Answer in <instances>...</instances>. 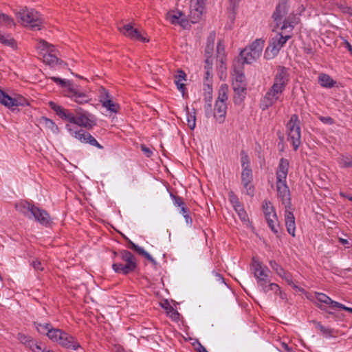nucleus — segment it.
<instances>
[{
	"label": "nucleus",
	"mask_w": 352,
	"mask_h": 352,
	"mask_svg": "<svg viewBox=\"0 0 352 352\" xmlns=\"http://www.w3.org/2000/svg\"><path fill=\"white\" fill-rule=\"evenodd\" d=\"M265 41L262 39H256L250 45L240 52V57L243 64H251L257 60L262 54Z\"/></svg>",
	"instance_id": "obj_5"
},
{
	"label": "nucleus",
	"mask_w": 352,
	"mask_h": 352,
	"mask_svg": "<svg viewBox=\"0 0 352 352\" xmlns=\"http://www.w3.org/2000/svg\"><path fill=\"white\" fill-rule=\"evenodd\" d=\"M318 118L324 124L331 125L334 123L333 119L329 116L324 117V116H320L318 117Z\"/></svg>",
	"instance_id": "obj_54"
},
{
	"label": "nucleus",
	"mask_w": 352,
	"mask_h": 352,
	"mask_svg": "<svg viewBox=\"0 0 352 352\" xmlns=\"http://www.w3.org/2000/svg\"><path fill=\"white\" fill-rule=\"evenodd\" d=\"M170 197H172L173 200L174 205L177 207H182L185 205V204L183 201V199L182 197L173 195H170Z\"/></svg>",
	"instance_id": "obj_51"
},
{
	"label": "nucleus",
	"mask_w": 352,
	"mask_h": 352,
	"mask_svg": "<svg viewBox=\"0 0 352 352\" xmlns=\"http://www.w3.org/2000/svg\"><path fill=\"white\" fill-rule=\"evenodd\" d=\"M279 276L281 277L282 278L285 279V281L288 283V285H289L294 287H296V286L294 285V283L293 282L292 277L289 272L284 270L283 273L281 275H279Z\"/></svg>",
	"instance_id": "obj_47"
},
{
	"label": "nucleus",
	"mask_w": 352,
	"mask_h": 352,
	"mask_svg": "<svg viewBox=\"0 0 352 352\" xmlns=\"http://www.w3.org/2000/svg\"><path fill=\"white\" fill-rule=\"evenodd\" d=\"M241 162L242 169H251L250 157L244 151L241 153Z\"/></svg>",
	"instance_id": "obj_42"
},
{
	"label": "nucleus",
	"mask_w": 352,
	"mask_h": 352,
	"mask_svg": "<svg viewBox=\"0 0 352 352\" xmlns=\"http://www.w3.org/2000/svg\"><path fill=\"white\" fill-rule=\"evenodd\" d=\"M213 274L217 281H219L221 283H225L224 278L219 274L217 272H213Z\"/></svg>",
	"instance_id": "obj_62"
},
{
	"label": "nucleus",
	"mask_w": 352,
	"mask_h": 352,
	"mask_svg": "<svg viewBox=\"0 0 352 352\" xmlns=\"http://www.w3.org/2000/svg\"><path fill=\"white\" fill-rule=\"evenodd\" d=\"M141 150L144 153V155L148 157H151L153 154V151L149 148L146 147L144 145L141 146Z\"/></svg>",
	"instance_id": "obj_57"
},
{
	"label": "nucleus",
	"mask_w": 352,
	"mask_h": 352,
	"mask_svg": "<svg viewBox=\"0 0 352 352\" xmlns=\"http://www.w3.org/2000/svg\"><path fill=\"white\" fill-rule=\"evenodd\" d=\"M186 115L188 126L191 130H193L196 126L195 113L193 112V113H190L189 111H188Z\"/></svg>",
	"instance_id": "obj_44"
},
{
	"label": "nucleus",
	"mask_w": 352,
	"mask_h": 352,
	"mask_svg": "<svg viewBox=\"0 0 352 352\" xmlns=\"http://www.w3.org/2000/svg\"><path fill=\"white\" fill-rule=\"evenodd\" d=\"M338 164L341 168L352 166V157L349 156H341L338 160Z\"/></svg>",
	"instance_id": "obj_41"
},
{
	"label": "nucleus",
	"mask_w": 352,
	"mask_h": 352,
	"mask_svg": "<svg viewBox=\"0 0 352 352\" xmlns=\"http://www.w3.org/2000/svg\"><path fill=\"white\" fill-rule=\"evenodd\" d=\"M34 324L38 333L45 335L46 332H47V331L52 327V324L50 323L42 324L38 322H34Z\"/></svg>",
	"instance_id": "obj_43"
},
{
	"label": "nucleus",
	"mask_w": 352,
	"mask_h": 352,
	"mask_svg": "<svg viewBox=\"0 0 352 352\" xmlns=\"http://www.w3.org/2000/svg\"><path fill=\"white\" fill-rule=\"evenodd\" d=\"M17 16L25 26L34 30H41L42 26L41 15L34 9L23 8L18 12Z\"/></svg>",
	"instance_id": "obj_7"
},
{
	"label": "nucleus",
	"mask_w": 352,
	"mask_h": 352,
	"mask_svg": "<svg viewBox=\"0 0 352 352\" xmlns=\"http://www.w3.org/2000/svg\"><path fill=\"white\" fill-rule=\"evenodd\" d=\"M206 0H191L190 3V19L192 23H196L201 16Z\"/></svg>",
	"instance_id": "obj_17"
},
{
	"label": "nucleus",
	"mask_w": 352,
	"mask_h": 352,
	"mask_svg": "<svg viewBox=\"0 0 352 352\" xmlns=\"http://www.w3.org/2000/svg\"><path fill=\"white\" fill-rule=\"evenodd\" d=\"M185 219V221L186 223V224L189 226H192V218L190 217L189 215V213L188 214H185L183 216Z\"/></svg>",
	"instance_id": "obj_61"
},
{
	"label": "nucleus",
	"mask_w": 352,
	"mask_h": 352,
	"mask_svg": "<svg viewBox=\"0 0 352 352\" xmlns=\"http://www.w3.org/2000/svg\"><path fill=\"white\" fill-rule=\"evenodd\" d=\"M166 19L173 25H179L184 28L189 25L188 20L179 11H170L166 14Z\"/></svg>",
	"instance_id": "obj_21"
},
{
	"label": "nucleus",
	"mask_w": 352,
	"mask_h": 352,
	"mask_svg": "<svg viewBox=\"0 0 352 352\" xmlns=\"http://www.w3.org/2000/svg\"><path fill=\"white\" fill-rule=\"evenodd\" d=\"M314 323L315 324V327L318 329L325 337L331 338L333 336V329L324 327L319 322L314 321Z\"/></svg>",
	"instance_id": "obj_33"
},
{
	"label": "nucleus",
	"mask_w": 352,
	"mask_h": 352,
	"mask_svg": "<svg viewBox=\"0 0 352 352\" xmlns=\"http://www.w3.org/2000/svg\"><path fill=\"white\" fill-rule=\"evenodd\" d=\"M31 265L37 271H42L44 269L43 263L37 259L32 261Z\"/></svg>",
	"instance_id": "obj_53"
},
{
	"label": "nucleus",
	"mask_w": 352,
	"mask_h": 352,
	"mask_svg": "<svg viewBox=\"0 0 352 352\" xmlns=\"http://www.w3.org/2000/svg\"><path fill=\"white\" fill-rule=\"evenodd\" d=\"M65 129L72 137L79 140L81 143L89 144L100 149L103 148V146L98 142L96 138L87 131L79 129L78 126L72 124H66Z\"/></svg>",
	"instance_id": "obj_9"
},
{
	"label": "nucleus",
	"mask_w": 352,
	"mask_h": 352,
	"mask_svg": "<svg viewBox=\"0 0 352 352\" xmlns=\"http://www.w3.org/2000/svg\"><path fill=\"white\" fill-rule=\"evenodd\" d=\"M285 221L288 233L290 234L292 236H295V217L294 214L292 212L288 211L287 209L285 210Z\"/></svg>",
	"instance_id": "obj_27"
},
{
	"label": "nucleus",
	"mask_w": 352,
	"mask_h": 352,
	"mask_svg": "<svg viewBox=\"0 0 352 352\" xmlns=\"http://www.w3.org/2000/svg\"><path fill=\"white\" fill-rule=\"evenodd\" d=\"M101 102L102 106L111 112L116 113L119 109L118 104L110 100L107 94H106V97L101 100Z\"/></svg>",
	"instance_id": "obj_31"
},
{
	"label": "nucleus",
	"mask_w": 352,
	"mask_h": 352,
	"mask_svg": "<svg viewBox=\"0 0 352 352\" xmlns=\"http://www.w3.org/2000/svg\"><path fill=\"white\" fill-rule=\"evenodd\" d=\"M18 340L27 347L30 348L33 346L34 340L31 336L19 333L17 336Z\"/></svg>",
	"instance_id": "obj_36"
},
{
	"label": "nucleus",
	"mask_w": 352,
	"mask_h": 352,
	"mask_svg": "<svg viewBox=\"0 0 352 352\" xmlns=\"http://www.w3.org/2000/svg\"><path fill=\"white\" fill-rule=\"evenodd\" d=\"M253 176L252 169H242L241 184L245 189V192L252 197L254 193V187L252 185Z\"/></svg>",
	"instance_id": "obj_18"
},
{
	"label": "nucleus",
	"mask_w": 352,
	"mask_h": 352,
	"mask_svg": "<svg viewBox=\"0 0 352 352\" xmlns=\"http://www.w3.org/2000/svg\"><path fill=\"white\" fill-rule=\"evenodd\" d=\"M251 267L258 285L268 280L270 272L269 269L267 267L263 266L262 263L255 257H253L252 258Z\"/></svg>",
	"instance_id": "obj_14"
},
{
	"label": "nucleus",
	"mask_w": 352,
	"mask_h": 352,
	"mask_svg": "<svg viewBox=\"0 0 352 352\" xmlns=\"http://www.w3.org/2000/svg\"><path fill=\"white\" fill-rule=\"evenodd\" d=\"M234 209L242 221L248 222L249 221L248 215L241 204L234 207Z\"/></svg>",
	"instance_id": "obj_38"
},
{
	"label": "nucleus",
	"mask_w": 352,
	"mask_h": 352,
	"mask_svg": "<svg viewBox=\"0 0 352 352\" xmlns=\"http://www.w3.org/2000/svg\"><path fill=\"white\" fill-rule=\"evenodd\" d=\"M288 0H280L272 14L274 21L277 27L280 26L282 30L289 29L290 32L298 23V18L292 13L287 15L289 11Z\"/></svg>",
	"instance_id": "obj_4"
},
{
	"label": "nucleus",
	"mask_w": 352,
	"mask_h": 352,
	"mask_svg": "<svg viewBox=\"0 0 352 352\" xmlns=\"http://www.w3.org/2000/svg\"><path fill=\"white\" fill-rule=\"evenodd\" d=\"M120 257L126 263H113L112 268L116 272L126 275L135 270L137 264L136 258L133 254L129 251L122 250L120 252Z\"/></svg>",
	"instance_id": "obj_8"
},
{
	"label": "nucleus",
	"mask_w": 352,
	"mask_h": 352,
	"mask_svg": "<svg viewBox=\"0 0 352 352\" xmlns=\"http://www.w3.org/2000/svg\"><path fill=\"white\" fill-rule=\"evenodd\" d=\"M270 266L271 268L275 271V272L279 276L283 273L285 270L278 263H277L275 261H270Z\"/></svg>",
	"instance_id": "obj_45"
},
{
	"label": "nucleus",
	"mask_w": 352,
	"mask_h": 352,
	"mask_svg": "<svg viewBox=\"0 0 352 352\" xmlns=\"http://www.w3.org/2000/svg\"><path fill=\"white\" fill-rule=\"evenodd\" d=\"M227 111V104L222 102L216 101L214 109V116L219 123H223L226 118Z\"/></svg>",
	"instance_id": "obj_25"
},
{
	"label": "nucleus",
	"mask_w": 352,
	"mask_h": 352,
	"mask_svg": "<svg viewBox=\"0 0 352 352\" xmlns=\"http://www.w3.org/2000/svg\"><path fill=\"white\" fill-rule=\"evenodd\" d=\"M204 111L206 117L209 118L212 114V102H205Z\"/></svg>",
	"instance_id": "obj_52"
},
{
	"label": "nucleus",
	"mask_w": 352,
	"mask_h": 352,
	"mask_svg": "<svg viewBox=\"0 0 352 352\" xmlns=\"http://www.w3.org/2000/svg\"><path fill=\"white\" fill-rule=\"evenodd\" d=\"M228 86L226 84L221 85L219 87L218 98L216 101L226 103L228 99Z\"/></svg>",
	"instance_id": "obj_32"
},
{
	"label": "nucleus",
	"mask_w": 352,
	"mask_h": 352,
	"mask_svg": "<svg viewBox=\"0 0 352 352\" xmlns=\"http://www.w3.org/2000/svg\"><path fill=\"white\" fill-rule=\"evenodd\" d=\"M204 102L212 101V89L208 84L204 85Z\"/></svg>",
	"instance_id": "obj_40"
},
{
	"label": "nucleus",
	"mask_w": 352,
	"mask_h": 352,
	"mask_svg": "<svg viewBox=\"0 0 352 352\" xmlns=\"http://www.w3.org/2000/svg\"><path fill=\"white\" fill-rule=\"evenodd\" d=\"M186 81L187 76L186 73L182 69L177 70L174 74V82L177 87V89L182 94L183 96H185L186 91Z\"/></svg>",
	"instance_id": "obj_23"
},
{
	"label": "nucleus",
	"mask_w": 352,
	"mask_h": 352,
	"mask_svg": "<svg viewBox=\"0 0 352 352\" xmlns=\"http://www.w3.org/2000/svg\"><path fill=\"white\" fill-rule=\"evenodd\" d=\"M63 331L59 329H55L52 327L50 330L46 332V336L53 342H56L58 340V337L61 336Z\"/></svg>",
	"instance_id": "obj_35"
},
{
	"label": "nucleus",
	"mask_w": 352,
	"mask_h": 352,
	"mask_svg": "<svg viewBox=\"0 0 352 352\" xmlns=\"http://www.w3.org/2000/svg\"><path fill=\"white\" fill-rule=\"evenodd\" d=\"M41 43L43 49H46L47 52H48L47 54H45L43 56L44 62L49 65L54 63H59L60 65H61L62 63H63L62 60L59 62L58 58L54 54H52L54 52V48L53 45L49 44L45 41H42Z\"/></svg>",
	"instance_id": "obj_24"
},
{
	"label": "nucleus",
	"mask_w": 352,
	"mask_h": 352,
	"mask_svg": "<svg viewBox=\"0 0 352 352\" xmlns=\"http://www.w3.org/2000/svg\"><path fill=\"white\" fill-rule=\"evenodd\" d=\"M318 82L320 86L323 87L331 88L334 87L336 82L332 78L326 74H320L318 76Z\"/></svg>",
	"instance_id": "obj_28"
},
{
	"label": "nucleus",
	"mask_w": 352,
	"mask_h": 352,
	"mask_svg": "<svg viewBox=\"0 0 352 352\" xmlns=\"http://www.w3.org/2000/svg\"><path fill=\"white\" fill-rule=\"evenodd\" d=\"M214 40H215V34L214 32H212L210 34V35L208 37L207 39V44L205 49V69H206V74L207 76H209L210 74V72L212 68L213 65V50H214Z\"/></svg>",
	"instance_id": "obj_13"
},
{
	"label": "nucleus",
	"mask_w": 352,
	"mask_h": 352,
	"mask_svg": "<svg viewBox=\"0 0 352 352\" xmlns=\"http://www.w3.org/2000/svg\"><path fill=\"white\" fill-rule=\"evenodd\" d=\"M56 342L64 348L75 351L80 347L76 338L65 331H63L61 336L58 337V340Z\"/></svg>",
	"instance_id": "obj_20"
},
{
	"label": "nucleus",
	"mask_w": 352,
	"mask_h": 352,
	"mask_svg": "<svg viewBox=\"0 0 352 352\" xmlns=\"http://www.w3.org/2000/svg\"><path fill=\"white\" fill-rule=\"evenodd\" d=\"M217 58L219 60V61L221 63H223V59L226 56V52H225V46H224L223 42L221 40H219L217 43Z\"/></svg>",
	"instance_id": "obj_37"
},
{
	"label": "nucleus",
	"mask_w": 352,
	"mask_h": 352,
	"mask_svg": "<svg viewBox=\"0 0 352 352\" xmlns=\"http://www.w3.org/2000/svg\"><path fill=\"white\" fill-rule=\"evenodd\" d=\"M32 217H34L36 221L45 226H50L52 222V219L47 212L35 206L31 213V218Z\"/></svg>",
	"instance_id": "obj_22"
},
{
	"label": "nucleus",
	"mask_w": 352,
	"mask_h": 352,
	"mask_svg": "<svg viewBox=\"0 0 352 352\" xmlns=\"http://www.w3.org/2000/svg\"><path fill=\"white\" fill-rule=\"evenodd\" d=\"M289 81L288 69L283 66L277 67L272 85L267 89L265 96L261 99L260 108L265 111L272 107L277 102L283 101V94Z\"/></svg>",
	"instance_id": "obj_1"
},
{
	"label": "nucleus",
	"mask_w": 352,
	"mask_h": 352,
	"mask_svg": "<svg viewBox=\"0 0 352 352\" xmlns=\"http://www.w3.org/2000/svg\"><path fill=\"white\" fill-rule=\"evenodd\" d=\"M131 243V248L137 252L138 254L142 251L143 248L138 246V245L135 244L133 242H130Z\"/></svg>",
	"instance_id": "obj_59"
},
{
	"label": "nucleus",
	"mask_w": 352,
	"mask_h": 352,
	"mask_svg": "<svg viewBox=\"0 0 352 352\" xmlns=\"http://www.w3.org/2000/svg\"><path fill=\"white\" fill-rule=\"evenodd\" d=\"M0 103L9 109L13 110L14 107L25 105L27 103V100L21 96L12 98L0 88Z\"/></svg>",
	"instance_id": "obj_16"
},
{
	"label": "nucleus",
	"mask_w": 352,
	"mask_h": 352,
	"mask_svg": "<svg viewBox=\"0 0 352 352\" xmlns=\"http://www.w3.org/2000/svg\"><path fill=\"white\" fill-rule=\"evenodd\" d=\"M270 287V292H273L275 294L278 295L282 299L285 298V294L282 292L280 287L276 283H272Z\"/></svg>",
	"instance_id": "obj_46"
},
{
	"label": "nucleus",
	"mask_w": 352,
	"mask_h": 352,
	"mask_svg": "<svg viewBox=\"0 0 352 352\" xmlns=\"http://www.w3.org/2000/svg\"><path fill=\"white\" fill-rule=\"evenodd\" d=\"M316 299L320 302L331 305L332 307H338L339 305L338 302L333 300L330 297L322 293H318Z\"/></svg>",
	"instance_id": "obj_30"
},
{
	"label": "nucleus",
	"mask_w": 352,
	"mask_h": 352,
	"mask_svg": "<svg viewBox=\"0 0 352 352\" xmlns=\"http://www.w3.org/2000/svg\"><path fill=\"white\" fill-rule=\"evenodd\" d=\"M66 96L71 98L74 102L83 104L89 101L88 96L83 92L79 91L72 85H69L67 89L64 90Z\"/></svg>",
	"instance_id": "obj_19"
},
{
	"label": "nucleus",
	"mask_w": 352,
	"mask_h": 352,
	"mask_svg": "<svg viewBox=\"0 0 352 352\" xmlns=\"http://www.w3.org/2000/svg\"><path fill=\"white\" fill-rule=\"evenodd\" d=\"M229 200L231 202L233 208L236 207L237 205H241V203L237 198V197L234 195L233 192H230L228 194Z\"/></svg>",
	"instance_id": "obj_50"
},
{
	"label": "nucleus",
	"mask_w": 352,
	"mask_h": 352,
	"mask_svg": "<svg viewBox=\"0 0 352 352\" xmlns=\"http://www.w3.org/2000/svg\"><path fill=\"white\" fill-rule=\"evenodd\" d=\"M14 207L18 212L28 217V218H31V213L34 207V205L26 201H20L15 204Z\"/></svg>",
	"instance_id": "obj_26"
},
{
	"label": "nucleus",
	"mask_w": 352,
	"mask_h": 352,
	"mask_svg": "<svg viewBox=\"0 0 352 352\" xmlns=\"http://www.w3.org/2000/svg\"><path fill=\"white\" fill-rule=\"evenodd\" d=\"M139 254L143 256L144 258H146L147 260H148L153 263H156L155 259L146 251H145L144 248L142 250Z\"/></svg>",
	"instance_id": "obj_55"
},
{
	"label": "nucleus",
	"mask_w": 352,
	"mask_h": 352,
	"mask_svg": "<svg viewBox=\"0 0 352 352\" xmlns=\"http://www.w3.org/2000/svg\"><path fill=\"white\" fill-rule=\"evenodd\" d=\"M0 43L12 49H15L16 47V43L15 40L9 34L0 33Z\"/></svg>",
	"instance_id": "obj_29"
},
{
	"label": "nucleus",
	"mask_w": 352,
	"mask_h": 352,
	"mask_svg": "<svg viewBox=\"0 0 352 352\" xmlns=\"http://www.w3.org/2000/svg\"><path fill=\"white\" fill-rule=\"evenodd\" d=\"M41 122L43 124L44 127L50 129L52 133H58V126L51 119H49L47 118H43L41 120Z\"/></svg>",
	"instance_id": "obj_34"
},
{
	"label": "nucleus",
	"mask_w": 352,
	"mask_h": 352,
	"mask_svg": "<svg viewBox=\"0 0 352 352\" xmlns=\"http://www.w3.org/2000/svg\"><path fill=\"white\" fill-rule=\"evenodd\" d=\"M291 37V35L283 36L281 33H277L272 38L269 46L265 50L264 54L265 58L270 60L276 56L279 51Z\"/></svg>",
	"instance_id": "obj_10"
},
{
	"label": "nucleus",
	"mask_w": 352,
	"mask_h": 352,
	"mask_svg": "<svg viewBox=\"0 0 352 352\" xmlns=\"http://www.w3.org/2000/svg\"><path fill=\"white\" fill-rule=\"evenodd\" d=\"M232 85L235 94L238 95L234 97V102H241L244 98L247 85L245 76L241 70L234 69Z\"/></svg>",
	"instance_id": "obj_11"
},
{
	"label": "nucleus",
	"mask_w": 352,
	"mask_h": 352,
	"mask_svg": "<svg viewBox=\"0 0 352 352\" xmlns=\"http://www.w3.org/2000/svg\"><path fill=\"white\" fill-rule=\"evenodd\" d=\"M289 162L287 160L281 158L276 173V187L278 199L287 209L291 206V195L289 187L287 184Z\"/></svg>",
	"instance_id": "obj_3"
},
{
	"label": "nucleus",
	"mask_w": 352,
	"mask_h": 352,
	"mask_svg": "<svg viewBox=\"0 0 352 352\" xmlns=\"http://www.w3.org/2000/svg\"><path fill=\"white\" fill-rule=\"evenodd\" d=\"M49 106L60 118L68 121L67 124L88 129L96 124L95 116L82 108H76L72 113L52 101L49 102Z\"/></svg>",
	"instance_id": "obj_2"
},
{
	"label": "nucleus",
	"mask_w": 352,
	"mask_h": 352,
	"mask_svg": "<svg viewBox=\"0 0 352 352\" xmlns=\"http://www.w3.org/2000/svg\"><path fill=\"white\" fill-rule=\"evenodd\" d=\"M50 79H52L54 82L60 85L63 88H65V89H67V86L69 85H71L69 82L57 77H51Z\"/></svg>",
	"instance_id": "obj_49"
},
{
	"label": "nucleus",
	"mask_w": 352,
	"mask_h": 352,
	"mask_svg": "<svg viewBox=\"0 0 352 352\" xmlns=\"http://www.w3.org/2000/svg\"><path fill=\"white\" fill-rule=\"evenodd\" d=\"M230 8L234 10L239 6V0H229Z\"/></svg>",
	"instance_id": "obj_60"
},
{
	"label": "nucleus",
	"mask_w": 352,
	"mask_h": 352,
	"mask_svg": "<svg viewBox=\"0 0 352 352\" xmlns=\"http://www.w3.org/2000/svg\"><path fill=\"white\" fill-rule=\"evenodd\" d=\"M34 352H44L45 349L41 347V345H38L37 343L34 342V344L32 347H30Z\"/></svg>",
	"instance_id": "obj_58"
},
{
	"label": "nucleus",
	"mask_w": 352,
	"mask_h": 352,
	"mask_svg": "<svg viewBox=\"0 0 352 352\" xmlns=\"http://www.w3.org/2000/svg\"><path fill=\"white\" fill-rule=\"evenodd\" d=\"M139 254L143 256L144 258H146L147 260H148L153 263H156L155 259L146 251H145L144 248L142 250Z\"/></svg>",
	"instance_id": "obj_56"
},
{
	"label": "nucleus",
	"mask_w": 352,
	"mask_h": 352,
	"mask_svg": "<svg viewBox=\"0 0 352 352\" xmlns=\"http://www.w3.org/2000/svg\"><path fill=\"white\" fill-rule=\"evenodd\" d=\"M280 346L282 349H283L285 351H287L288 352H292V349L290 348L287 344H286L285 342H281L280 343Z\"/></svg>",
	"instance_id": "obj_63"
},
{
	"label": "nucleus",
	"mask_w": 352,
	"mask_h": 352,
	"mask_svg": "<svg viewBox=\"0 0 352 352\" xmlns=\"http://www.w3.org/2000/svg\"><path fill=\"white\" fill-rule=\"evenodd\" d=\"M287 140L290 142L295 151H297L301 143V132L300 121L296 114L291 116L286 125Z\"/></svg>",
	"instance_id": "obj_6"
},
{
	"label": "nucleus",
	"mask_w": 352,
	"mask_h": 352,
	"mask_svg": "<svg viewBox=\"0 0 352 352\" xmlns=\"http://www.w3.org/2000/svg\"><path fill=\"white\" fill-rule=\"evenodd\" d=\"M0 25L7 27H12L14 25V23L13 19H11L9 16L0 12Z\"/></svg>",
	"instance_id": "obj_39"
},
{
	"label": "nucleus",
	"mask_w": 352,
	"mask_h": 352,
	"mask_svg": "<svg viewBox=\"0 0 352 352\" xmlns=\"http://www.w3.org/2000/svg\"><path fill=\"white\" fill-rule=\"evenodd\" d=\"M272 283H270V281L268 280H265V282L258 285V287H260L261 288V290L267 294V293H269L271 290V284Z\"/></svg>",
	"instance_id": "obj_48"
},
{
	"label": "nucleus",
	"mask_w": 352,
	"mask_h": 352,
	"mask_svg": "<svg viewBox=\"0 0 352 352\" xmlns=\"http://www.w3.org/2000/svg\"><path fill=\"white\" fill-rule=\"evenodd\" d=\"M119 30L122 34L132 40L139 41L144 43L148 42L149 41L144 32L135 28L130 23L124 25L122 28H119Z\"/></svg>",
	"instance_id": "obj_15"
},
{
	"label": "nucleus",
	"mask_w": 352,
	"mask_h": 352,
	"mask_svg": "<svg viewBox=\"0 0 352 352\" xmlns=\"http://www.w3.org/2000/svg\"><path fill=\"white\" fill-rule=\"evenodd\" d=\"M337 308H340V309H342L343 310H345V311H347L349 312L352 313V308L346 307L345 305H342V304H341L340 302H339V305H338Z\"/></svg>",
	"instance_id": "obj_64"
},
{
	"label": "nucleus",
	"mask_w": 352,
	"mask_h": 352,
	"mask_svg": "<svg viewBox=\"0 0 352 352\" xmlns=\"http://www.w3.org/2000/svg\"><path fill=\"white\" fill-rule=\"evenodd\" d=\"M263 211L267 224L272 231L278 233V218L272 204L270 201H264L262 205Z\"/></svg>",
	"instance_id": "obj_12"
}]
</instances>
